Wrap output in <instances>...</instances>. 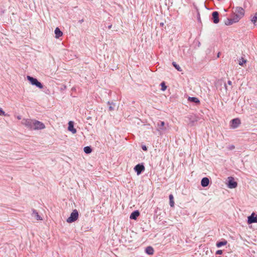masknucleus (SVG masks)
<instances>
[{
    "instance_id": "f257e3e1",
    "label": "nucleus",
    "mask_w": 257,
    "mask_h": 257,
    "mask_svg": "<svg viewBox=\"0 0 257 257\" xmlns=\"http://www.w3.org/2000/svg\"><path fill=\"white\" fill-rule=\"evenodd\" d=\"M244 15V9L240 7H236L233 11V16L234 17V21L238 22Z\"/></svg>"
},
{
    "instance_id": "f03ea898",
    "label": "nucleus",
    "mask_w": 257,
    "mask_h": 257,
    "mask_svg": "<svg viewBox=\"0 0 257 257\" xmlns=\"http://www.w3.org/2000/svg\"><path fill=\"white\" fill-rule=\"evenodd\" d=\"M198 117L195 114H190L185 116V121L188 125L192 126L198 120Z\"/></svg>"
},
{
    "instance_id": "7ed1b4c3",
    "label": "nucleus",
    "mask_w": 257,
    "mask_h": 257,
    "mask_svg": "<svg viewBox=\"0 0 257 257\" xmlns=\"http://www.w3.org/2000/svg\"><path fill=\"white\" fill-rule=\"evenodd\" d=\"M27 79L29 81L32 85H35L40 89L43 88V84L40 82H39L37 79L30 76H27Z\"/></svg>"
},
{
    "instance_id": "20e7f679",
    "label": "nucleus",
    "mask_w": 257,
    "mask_h": 257,
    "mask_svg": "<svg viewBox=\"0 0 257 257\" xmlns=\"http://www.w3.org/2000/svg\"><path fill=\"white\" fill-rule=\"evenodd\" d=\"M78 218V212L76 209L73 210L70 216L67 219V222L72 223L76 221Z\"/></svg>"
},
{
    "instance_id": "39448f33",
    "label": "nucleus",
    "mask_w": 257,
    "mask_h": 257,
    "mask_svg": "<svg viewBox=\"0 0 257 257\" xmlns=\"http://www.w3.org/2000/svg\"><path fill=\"white\" fill-rule=\"evenodd\" d=\"M45 128V124L38 120H34L33 124V127L32 130H42Z\"/></svg>"
},
{
    "instance_id": "423d86ee",
    "label": "nucleus",
    "mask_w": 257,
    "mask_h": 257,
    "mask_svg": "<svg viewBox=\"0 0 257 257\" xmlns=\"http://www.w3.org/2000/svg\"><path fill=\"white\" fill-rule=\"evenodd\" d=\"M34 120L24 118L22 120V123L25 125L27 128L32 130Z\"/></svg>"
},
{
    "instance_id": "0eeeda50",
    "label": "nucleus",
    "mask_w": 257,
    "mask_h": 257,
    "mask_svg": "<svg viewBox=\"0 0 257 257\" xmlns=\"http://www.w3.org/2000/svg\"><path fill=\"white\" fill-rule=\"evenodd\" d=\"M228 187L229 188L233 189L237 187V182L234 180V178L232 177L228 178Z\"/></svg>"
},
{
    "instance_id": "6e6552de",
    "label": "nucleus",
    "mask_w": 257,
    "mask_h": 257,
    "mask_svg": "<svg viewBox=\"0 0 257 257\" xmlns=\"http://www.w3.org/2000/svg\"><path fill=\"white\" fill-rule=\"evenodd\" d=\"M241 121L238 118H236L231 120V127L232 128H236L240 124Z\"/></svg>"
},
{
    "instance_id": "1a4fd4ad",
    "label": "nucleus",
    "mask_w": 257,
    "mask_h": 257,
    "mask_svg": "<svg viewBox=\"0 0 257 257\" xmlns=\"http://www.w3.org/2000/svg\"><path fill=\"white\" fill-rule=\"evenodd\" d=\"M134 170L137 172V175H140L145 170V167L143 164H139L135 167Z\"/></svg>"
},
{
    "instance_id": "9d476101",
    "label": "nucleus",
    "mask_w": 257,
    "mask_h": 257,
    "mask_svg": "<svg viewBox=\"0 0 257 257\" xmlns=\"http://www.w3.org/2000/svg\"><path fill=\"white\" fill-rule=\"evenodd\" d=\"M212 20L214 24H217L219 22V13L218 12L214 11L212 14Z\"/></svg>"
},
{
    "instance_id": "9b49d317",
    "label": "nucleus",
    "mask_w": 257,
    "mask_h": 257,
    "mask_svg": "<svg viewBox=\"0 0 257 257\" xmlns=\"http://www.w3.org/2000/svg\"><path fill=\"white\" fill-rule=\"evenodd\" d=\"M165 122L163 121H159L157 123V130L159 132H162L166 130V128L164 126Z\"/></svg>"
},
{
    "instance_id": "f8f14e48",
    "label": "nucleus",
    "mask_w": 257,
    "mask_h": 257,
    "mask_svg": "<svg viewBox=\"0 0 257 257\" xmlns=\"http://www.w3.org/2000/svg\"><path fill=\"white\" fill-rule=\"evenodd\" d=\"M68 130L69 131L72 133V134H75L76 133V130L74 127V123L72 121H70L68 122Z\"/></svg>"
},
{
    "instance_id": "ddd939ff",
    "label": "nucleus",
    "mask_w": 257,
    "mask_h": 257,
    "mask_svg": "<svg viewBox=\"0 0 257 257\" xmlns=\"http://www.w3.org/2000/svg\"><path fill=\"white\" fill-rule=\"evenodd\" d=\"M247 222L248 224L257 222V217L254 216L253 213H252L250 216L248 217Z\"/></svg>"
},
{
    "instance_id": "4468645a",
    "label": "nucleus",
    "mask_w": 257,
    "mask_h": 257,
    "mask_svg": "<svg viewBox=\"0 0 257 257\" xmlns=\"http://www.w3.org/2000/svg\"><path fill=\"white\" fill-rule=\"evenodd\" d=\"M209 180L207 177L203 178L201 181V185L203 187H206L209 185Z\"/></svg>"
},
{
    "instance_id": "2eb2a0df",
    "label": "nucleus",
    "mask_w": 257,
    "mask_h": 257,
    "mask_svg": "<svg viewBox=\"0 0 257 257\" xmlns=\"http://www.w3.org/2000/svg\"><path fill=\"white\" fill-rule=\"evenodd\" d=\"M139 215V211L138 210H136L131 213L130 217L132 219L136 220Z\"/></svg>"
},
{
    "instance_id": "dca6fc26",
    "label": "nucleus",
    "mask_w": 257,
    "mask_h": 257,
    "mask_svg": "<svg viewBox=\"0 0 257 257\" xmlns=\"http://www.w3.org/2000/svg\"><path fill=\"white\" fill-rule=\"evenodd\" d=\"M55 37L56 38H59L61 37L63 35L62 32L60 30L59 28H56L55 30Z\"/></svg>"
},
{
    "instance_id": "f3484780",
    "label": "nucleus",
    "mask_w": 257,
    "mask_h": 257,
    "mask_svg": "<svg viewBox=\"0 0 257 257\" xmlns=\"http://www.w3.org/2000/svg\"><path fill=\"white\" fill-rule=\"evenodd\" d=\"M32 216L34 217L37 220H42V217L39 215L38 212L35 209L33 210Z\"/></svg>"
},
{
    "instance_id": "a211bd4d",
    "label": "nucleus",
    "mask_w": 257,
    "mask_h": 257,
    "mask_svg": "<svg viewBox=\"0 0 257 257\" xmlns=\"http://www.w3.org/2000/svg\"><path fill=\"white\" fill-rule=\"evenodd\" d=\"M234 17L233 16L232 18L231 19H227L225 22V24L227 26L231 25L233 24V23H236L237 22L234 21Z\"/></svg>"
},
{
    "instance_id": "6ab92c4d",
    "label": "nucleus",
    "mask_w": 257,
    "mask_h": 257,
    "mask_svg": "<svg viewBox=\"0 0 257 257\" xmlns=\"http://www.w3.org/2000/svg\"><path fill=\"white\" fill-rule=\"evenodd\" d=\"M145 251L149 255H152L154 252L153 248L151 246L147 247L146 248Z\"/></svg>"
},
{
    "instance_id": "aec40b11",
    "label": "nucleus",
    "mask_w": 257,
    "mask_h": 257,
    "mask_svg": "<svg viewBox=\"0 0 257 257\" xmlns=\"http://www.w3.org/2000/svg\"><path fill=\"white\" fill-rule=\"evenodd\" d=\"M227 243V241L224 239L223 241L217 242L216 245L217 247H220L223 245H226Z\"/></svg>"
},
{
    "instance_id": "412c9836",
    "label": "nucleus",
    "mask_w": 257,
    "mask_h": 257,
    "mask_svg": "<svg viewBox=\"0 0 257 257\" xmlns=\"http://www.w3.org/2000/svg\"><path fill=\"white\" fill-rule=\"evenodd\" d=\"M188 100L196 103H199L200 101L197 97H189Z\"/></svg>"
},
{
    "instance_id": "4be33fe9",
    "label": "nucleus",
    "mask_w": 257,
    "mask_h": 257,
    "mask_svg": "<svg viewBox=\"0 0 257 257\" xmlns=\"http://www.w3.org/2000/svg\"><path fill=\"white\" fill-rule=\"evenodd\" d=\"M169 200H170V205L171 207H174V197H173V195L172 194H170L169 195Z\"/></svg>"
},
{
    "instance_id": "5701e85b",
    "label": "nucleus",
    "mask_w": 257,
    "mask_h": 257,
    "mask_svg": "<svg viewBox=\"0 0 257 257\" xmlns=\"http://www.w3.org/2000/svg\"><path fill=\"white\" fill-rule=\"evenodd\" d=\"M84 152L87 154H90L92 152V149L90 146L85 147L84 148Z\"/></svg>"
},
{
    "instance_id": "b1692460",
    "label": "nucleus",
    "mask_w": 257,
    "mask_h": 257,
    "mask_svg": "<svg viewBox=\"0 0 257 257\" xmlns=\"http://www.w3.org/2000/svg\"><path fill=\"white\" fill-rule=\"evenodd\" d=\"M173 65L174 66V67L179 71H182V69L181 68V67L178 65L177 64H176V62H173V63H172Z\"/></svg>"
},
{
    "instance_id": "393cba45",
    "label": "nucleus",
    "mask_w": 257,
    "mask_h": 257,
    "mask_svg": "<svg viewBox=\"0 0 257 257\" xmlns=\"http://www.w3.org/2000/svg\"><path fill=\"white\" fill-rule=\"evenodd\" d=\"M251 22L254 24L257 22V12L254 14V16L251 19Z\"/></svg>"
},
{
    "instance_id": "a878e982",
    "label": "nucleus",
    "mask_w": 257,
    "mask_h": 257,
    "mask_svg": "<svg viewBox=\"0 0 257 257\" xmlns=\"http://www.w3.org/2000/svg\"><path fill=\"white\" fill-rule=\"evenodd\" d=\"M246 62V60L243 59V58H241L239 60V65L240 66H243L244 64H245Z\"/></svg>"
},
{
    "instance_id": "bb28decb",
    "label": "nucleus",
    "mask_w": 257,
    "mask_h": 257,
    "mask_svg": "<svg viewBox=\"0 0 257 257\" xmlns=\"http://www.w3.org/2000/svg\"><path fill=\"white\" fill-rule=\"evenodd\" d=\"M161 87H162V88H161L162 90L165 91L166 89V88H167V86L165 85V82H162L161 83Z\"/></svg>"
},
{
    "instance_id": "cd10ccee",
    "label": "nucleus",
    "mask_w": 257,
    "mask_h": 257,
    "mask_svg": "<svg viewBox=\"0 0 257 257\" xmlns=\"http://www.w3.org/2000/svg\"><path fill=\"white\" fill-rule=\"evenodd\" d=\"M0 115H1V116H5L6 115L5 112L1 108H0Z\"/></svg>"
},
{
    "instance_id": "c85d7f7f",
    "label": "nucleus",
    "mask_w": 257,
    "mask_h": 257,
    "mask_svg": "<svg viewBox=\"0 0 257 257\" xmlns=\"http://www.w3.org/2000/svg\"><path fill=\"white\" fill-rule=\"evenodd\" d=\"M223 251L222 250H218L216 251V254H221Z\"/></svg>"
},
{
    "instance_id": "c756f323",
    "label": "nucleus",
    "mask_w": 257,
    "mask_h": 257,
    "mask_svg": "<svg viewBox=\"0 0 257 257\" xmlns=\"http://www.w3.org/2000/svg\"><path fill=\"white\" fill-rule=\"evenodd\" d=\"M142 149L144 151H147V147L146 146H143Z\"/></svg>"
},
{
    "instance_id": "7c9ffc66",
    "label": "nucleus",
    "mask_w": 257,
    "mask_h": 257,
    "mask_svg": "<svg viewBox=\"0 0 257 257\" xmlns=\"http://www.w3.org/2000/svg\"><path fill=\"white\" fill-rule=\"evenodd\" d=\"M109 110H110V111L113 110V108L112 107V106H109Z\"/></svg>"
},
{
    "instance_id": "2f4dec72",
    "label": "nucleus",
    "mask_w": 257,
    "mask_h": 257,
    "mask_svg": "<svg viewBox=\"0 0 257 257\" xmlns=\"http://www.w3.org/2000/svg\"><path fill=\"white\" fill-rule=\"evenodd\" d=\"M227 83L228 85H231L232 84V82L230 80H228L227 81Z\"/></svg>"
},
{
    "instance_id": "473e14b6",
    "label": "nucleus",
    "mask_w": 257,
    "mask_h": 257,
    "mask_svg": "<svg viewBox=\"0 0 257 257\" xmlns=\"http://www.w3.org/2000/svg\"><path fill=\"white\" fill-rule=\"evenodd\" d=\"M111 26H112V25H109V26H108V28L109 29H110L111 28Z\"/></svg>"
},
{
    "instance_id": "72a5a7b5",
    "label": "nucleus",
    "mask_w": 257,
    "mask_h": 257,
    "mask_svg": "<svg viewBox=\"0 0 257 257\" xmlns=\"http://www.w3.org/2000/svg\"><path fill=\"white\" fill-rule=\"evenodd\" d=\"M17 118H18V119H21V116H18L17 117Z\"/></svg>"
},
{
    "instance_id": "f704fd0d",
    "label": "nucleus",
    "mask_w": 257,
    "mask_h": 257,
    "mask_svg": "<svg viewBox=\"0 0 257 257\" xmlns=\"http://www.w3.org/2000/svg\"><path fill=\"white\" fill-rule=\"evenodd\" d=\"M225 89H227V86L226 84H225Z\"/></svg>"
},
{
    "instance_id": "c9c22d12",
    "label": "nucleus",
    "mask_w": 257,
    "mask_h": 257,
    "mask_svg": "<svg viewBox=\"0 0 257 257\" xmlns=\"http://www.w3.org/2000/svg\"><path fill=\"white\" fill-rule=\"evenodd\" d=\"M217 257H221V256H217Z\"/></svg>"
}]
</instances>
